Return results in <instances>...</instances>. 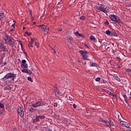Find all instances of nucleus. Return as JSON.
Returning a JSON list of instances; mask_svg holds the SVG:
<instances>
[{"instance_id": "obj_8", "label": "nucleus", "mask_w": 131, "mask_h": 131, "mask_svg": "<svg viewBox=\"0 0 131 131\" xmlns=\"http://www.w3.org/2000/svg\"><path fill=\"white\" fill-rule=\"evenodd\" d=\"M46 118V116H36L35 117V119H34L32 120V122L34 123V122H38L39 121V119H45Z\"/></svg>"}, {"instance_id": "obj_10", "label": "nucleus", "mask_w": 131, "mask_h": 131, "mask_svg": "<svg viewBox=\"0 0 131 131\" xmlns=\"http://www.w3.org/2000/svg\"><path fill=\"white\" fill-rule=\"evenodd\" d=\"M120 123L121 125H122V126H125V127H127L128 128H130L129 127V123L123 121H121Z\"/></svg>"}, {"instance_id": "obj_16", "label": "nucleus", "mask_w": 131, "mask_h": 131, "mask_svg": "<svg viewBox=\"0 0 131 131\" xmlns=\"http://www.w3.org/2000/svg\"><path fill=\"white\" fill-rule=\"evenodd\" d=\"M21 67L23 68V69H27L28 68V64L27 63L21 64Z\"/></svg>"}, {"instance_id": "obj_57", "label": "nucleus", "mask_w": 131, "mask_h": 131, "mask_svg": "<svg viewBox=\"0 0 131 131\" xmlns=\"http://www.w3.org/2000/svg\"><path fill=\"white\" fill-rule=\"evenodd\" d=\"M85 65H86V61H85Z\"/></svg>"}, {"instance_id": "obj_29", "label": "nucleus", "mask_w": 131, "mask_h": 131, "mask_svg": "<svg viewBox=\"0 0 131 131\" xmlns=\"http://www.w3.org/2000/svg\"><path fill=\"white\" fill-rule=\"evenodd\" d=\"M21 64H26V60L23 59V60L21 61Z\"/></svg>"}, {"instance_id": "obj_31", "label": "nucleus", "mask_w": 131, "mask_h": 131, "mask_svg": "<svg viewBox=\"0 0 131 131\" xmlns=\"http://www.w3.org/2000/svg\"><path fill=\"white\" fill-rule=\"evenodd\" d=\"M14 24L12 25V27H13V29H15V24H16V21H13Z\"/></svg>"}, {"instance_id": "obj_1", "label": "nucleus", "mask_w": 131, "mask_h": 131, "mask_svg": "<svg viewBox=\"0 0 131 131\" xmlns=\"http://www.w3.org/2000/svg\"><path fill=\"white\" fill-rule=\"evenodd\" d=\"M3 39L5 41L6 43L9 46H14L15 45V40H14V38L8 34L3 36Z\"/></svg>"}, {"instance_id": "obj_37", "label": "nucleus", "mask_w": 131, "mask_h": 131, "mask_svg": "<svg viewBox=\"0 0 131 131\" xmlns=\"http://www.w3.org/2000/svg\"><path fill=\"white\" fill-rule=\"evenodd\" d=\"M110 96H112L113 97H116V94L114 93H112Z\"/></svg>"}, {"instance_id": "obj_6", "label": "nucleus", "mask_w": 131, "mask_h": 131, "mask_svg": "<svg viewBox=\"0 0 131 131\" xmlns=\"http://www.w3.org/2000/svg\"><path fill=\"white\" fill-rule=\"evenodd\" d=\"M38 27L41 28L42 31H43L46 34H48L49 33V27L47 26V25H40Z\"/></svg>"}, {"instance_id": "obj_9", "label": "nucleus", "mask_w": 131, "mask_h": 131, "mask_svg": "<svg viewBox=\"0 0 131 131\" xmlns=\"http://www.w3.org/2000/svg\"><path fill=\"white\" fill-rule=\"evenodd\" d=\"M18 114L20 116V117H24V111L23 110V107L19 106L17 108Z\"/></svg>"}, {"instance_id": "obj_22", "label": "nucleus", "mask_w": 131, "mask_h": 131, "mask_svg": "<svg viewBox=\"0 0 131 131\" xmlns=\"http://www.w3.org/2000/svg\"><path fill=\"white\" fill-rule=\"evenodd\" d=\"M28 109H29V111H30V112H33V110H34L33 107H31V106H29Z\"/></svg>"}, {"instance_id": "obj_21", "label": "nucleus", "mask_w": 131, "mask_h": 131, "mask_svg": "<svg viewBox=\"0 0 131 131\" xmlns=\"http://www.w3.org/2000/svg\"><path fill=\"white\" fill-rule=\"evenodd\" d=\"M5 90L6 91V90H12V87L10 86H6L5 88H4Z\"/></svg>"}, {"instance_id": "obj_33", "label": "nucleus", "mask_w": 131, "mask_h": 131, "mask_svg": "<svg viewBox=\"0 0 131 131\" xmlns=\"http://www.w3.org/2000/svg\"><path fill=\"white\" fill-rule=\"evenodd\" d=\"M26 34L27 35H28V36H30V35H31V33H29L28 32H26Z\"/></svg>"}, {"instance_id": "obj_50", "label": "nucleus", "mask_w": 131, "mask_h": 131, "mask_svg": "<svg viewBox=\"0 0 131 131\" xmlns=\"http://www.w3.org/2000/svg\"><path fill=\"white\" fill-rule=\"evenodd\" d=\"M53 51H54V54H56V50H54Z\"/></svg>"}, {"instance_id": "obj_18", "label": "nucleus", "mask_w": 131, "mask_h": 131, "mask_svg": "<svg viewBox=\"0 0 131 131\" xmlns=\"http://www.w3.org/2000/svg\"><path fill=\"white\" fill-rule=\"evenodd\" d=\"M114 77V79H115L116 80H117V81H119V82L121 81L120 78H119V76H118L117 75H116V76L115 75Z\"/></svg>"}, {"instance_id": "obj_25", "label": "nucleus", "mask_w": 131, "mask_h": 131, "mask_svg": "<svg viewBox=\"0 0 131 131\" xmlns=\"http://www.w3.org/2000/svg\"><path fill=\"white\" fill-rule=\"evenodd\" d=\"M28 80L29 81H31V82H33V81L32 80V79L30 77H28L27 78Z\"/></svg>"}, {"instance_id": "obj_54", "label": "nucleus", "mask_w": 131, "mask_h": 131, "mask_svg": "<svg viewBox=\"0 0 131 131\" xmlns=\"http://www.w3.org/2000/svg\"><path fill=\"white\" fill-rule=\"evenodd\" d=\"M33 24H36V22H33Z\"/></svg>"}, {"instance_id": "obj_45", "label": "nucleus", "mask_w": 131, "mask_h": 131, "mask_svg": "<svg viewBox=\"0 0 131 131\" xmlns=\"http://www.w3.org/2000/svg\"><path fill=\"white\" fill-rule=\"evenodd\" d=\"M19 45L21 46V47L23 46V45L22 44V42H21V41H19Z\"/></svg>"}, {"instance_id": "obj_30", "label": "nucleus", "mask_w": 131, "mask_h": 131, "mask_svg": "<svg viewBox=\"0 0 131 131\" xmlns=\"http://www.w3.org/2000/svg\"><path fill=\"white\" fill-rule=\"evenodd\" d=\"M3 60H4V57H2L1 59H0V65L1 64H3Z\"/></svg>"}, {"instance_id": "obj_53", "label": "nucleus", "mask_w": 131, "mask_h": 131, "mask_svg": "<svg viewBox=\"0 0 131 131\" xmlns=\"http://www.w3.org/2000/svg\"><path fill=\"white\" fill-rule=\"evenodd\" d=\"M50 48H51L52 50H53V51H54V50H55L53 48H52V47H50Z\"/></svg>"}, {"instance_id": "obj_20", "label": "nucleus", "mask_w": 131, "mask_h": 131, "mask_svg": "<svg viewBox=\"0 0 131 131\" xmlns=\"http://www.w3.org/2000/svg\"><path fill=\"white\" fill-rule=\"evenodd\" d=\"M3 18H5V13L2 12L0 13V20H2Z\"/></svg>"}, {"instance_id": "obj_2", "label": "nucleus", "mask_w": 131, "mask_h": 131, "mask_svg": "<svg viewBox=\"0 0 131 131\" xmlns=\"http://www.w3.org/2000/svg\"><path fill=\"white\" fill-rule=\"evenodd\" d=\"M16 78V74L14 73H8L3 78L4 80H10L11 81H13L14 82L15 81V79Z\"/></svg>"}, {"instance_id": "obj_51", "label": "nucleus", "mask_w": 131, "mask_h": 131, "mask_svg": "<svg viewBox=\"0 0 131 131\" xmlns=\"http://www.w3.org/2000/svg\"><path fill=\"white\" fill-rule=\"evenodd\" d=\"M85 47H86L87 48H89V46H88V45L85 44Z\"/></svg>"}, {"instance_id": "obj_44", "label": "nucleus", "mask_w": 131, "mask_h": 131, "mask_svg": "<svg viewBox=\"0 0 131 131\" xmlns=\"http://www.w3.org/2000/svg\"><path fill=\"white\" fill-rule=\"evenodd\" d=\"M80 36V37H82V36H83V35L81 34H79V36Z\"/></svg>"}, {"instance_id": "obj_52", "label": "nucleus", "mask_w": 131, "mask_h": 131, "mask_svg": "<svg viewBox=\"0 0 131 131\" xmlns=\"http://www.w3.org/2000/svg\"><path fill=\"white\" fill-rule=\"evenodd\" d=\"M10 30H11V31H13V30H14V29H12Z\"/></svg>"}, {"instance_id": "obj_27", "label": "nucleus", "mask_w": 131, "mask_h": 131, "mask_svg": "<svg viewBox=\"0 0 131 131\" xmlns=\"http://www.w3.org/2000/svg\"><path fill=\"white\" fill-rule=\"evenodd\" d=\"M0 108H5V105L2 103H0Z\"/></svg>"}, {"instance_id": "obj_17", "label": "nucleus", "mask_w": 131, "mask_h": 131, "mask_svg": "<svg viewBox=\"0 0 131 131\" xmlns=\"http://www.w3.org/2000/svg\"><path fill=\"white\" fill-rule=\"evenodd\" d=\"M54 92L55 93V96H59L60 92L59 91V90H58V88H55Z\"/></svg>"}, {"instance_id": "obj_35", "label": "nucleus", "mask_w": 131, "mask_h": 131, "mask_svg": "<svg viewBox=\"0 0 131 131\" xmlns=\"http://www.w3.org/2000/svg\"><path fill=\"white\" fill-rule=\"evenodd\" d=\"M75 35L78 36L79 35V33L78 31H77V32H75Z\"/></svg>"}, {"instance_id": "obj_60", "label": "nucleus", "mask_w": 131, "mask_h": 131, "mask_svg": "<svg viewBox=\"0 0 131 131\" xmlns=\"http://www.w3.org/2000/svg\"><path fill=\"white\" fill-rule=\"evenodd\" d=\"M130 96H131V92H130Z\"/></svg>"}, {"instance_id": "obj_24", "label": "nucleus", "mask_w": 131, "mask_h": 131, "mask_svg": "<svg viewBox=\"0 0 131 131\" xmlns=\"http://www.w3.org/2000/svg\"><path fill=\"white\" fill-rule=\"evenodd\" d=\"M112 36H117V33L115 32H112Z\"/></svg>"}, {"instance_id": "obj_23", "label": "nucleus", "mask_w": 131, "mask_h": 131, "mask_svg": "<svg viewBox=\"0 0 131 131\" xmlns=\"http://www.w3.org/2000/svg\"><path fill=\"white\" fill-rule=\"evenodd\" d=\"M90 38L91 39V40H93V41H96V38H95V37L93 35H91L90 36Z\"/></svg>"}, {"instance_id": "obj_4", "label": "nucleus", "mask_w": 131, "mask_h": 131, "mask_svg": "<svg viewBox=\"0 0 131 131\" xmlns=\"http://www.w3.org/2000/svg\"><path fill=\"white\" fill-rule=\"evenodd\" d=\"M79 52L80 53L82 58L83 60H87L88 61H90V60L88 59L89 56L88 55V51H83V50H80Z\"/></svg>"}, {"instance_id": "obj_15", "label": "nucleus", "mask_w": 131, "mask_h": 131, "mask_svg": "<svg viewBox=\"0 0 131 131\" xmlns=\"http://www.w3.org/2000/svg\"><path fill=\"white\" fill-rule=\"evenodd\" d=\"M88 63L90 64L91 67H97V66H98V64H97L96 62H93L91 63V61H89Z\"/></svg>"}, {"instance_id": "obj_26", "label": "nucleus", "mask_w": 131, "mask_h": 131, "mask_svg": "<svg viewBox=\"0 0 131 131\" xmlns=\"http://www.w3.org/2000/svg\"><path fill=\"white\" fill-rule=\"evenodd\" d=\"M68 41H69V42H70V41H72V39H73V38H72V37H68Z\"/></svg>"}, {"instance_id": "obj_5", "label": "nucleus", "mask_w": 131, "mask_h": 131, "mask_svg": "<svg viewBox=\"0 0 131 131\" xmlns=\"http://www.w3.org/2000/svg\"><path fill=\"white\" fill-rule=\"evenodd\" d=\"M96 9L99 11H101L103 13H107V7L104 5H101L100 6H96Z\"/></svg>"}, {"instance_id": "obj_58", "label": "nucleus", "mask_w": 131, "mask_h": 131, "mask_svg": "<svg viewBox=\"0 0 131 131\" xmlns=\"http://www.w3.org/2000/svg\"><path fill=\"white\" fill-rule=\"evenodd\" d=\"M59 4H60V2H58V5H59Z\"/></svg>"}, {"instance_id": "obj_28", "label": "nucleus", "mask_w": 131, "mask_h": 131, "mask_svg": "<svg viewBox=\"0 0 131 131\" xmlns=\"http://www.w3.org/2000/svg\"><path fill=\"white\" fill-rule=\"evenodd\" d=\"M35 45L37 46V48H39V46H39V43H38V42H35Z\"/></svg>"}, {"instance_id": "obj_12", "label": "nucleus", "mask_w": 131, "mask_h": 131, "mask_svg": "<svg viewBox=\"0 0 131 131\" xmlns=\"http://www.w3.org/2000/svg\"><path fill=\"white\" fill-rule=\"evenodd\" d=\"M0 50L4 52H7V48L4 45V44L0 43Z\"/></svg>"}, {"instance_id": "obj_61", "label": "nucleus", "mask_w": 131, "mask_h": 131, "mask_svg": "<svg viewBox=\"0 0 131 131\" xmlns=\"http://www.w3.org/2000/svg\"><path fill=\"white\" fill-rule=\"evenodd\" d=\"M30 47H31V45H30Z\"/></svg>"}, {"instance_id": "obj_41", "label": "nucleus", "mask_w": 131, "mask_h": 131, "mask_svg": "<svg viewBox=\"0 0 131 131\" xmlns=\"http://www.w3.org/2000/svg\"><path fill=\"white\" fill-rule=\"evenodd\" d=\"M125 100V102L126 103V104H127V105H129L128 104V102L127 101V99H124Z\"/></svg>"}, {"instance_id": "obj_38", "label": "nucleus", "mask_w": 131, "mask_h": 131, "mask_svg": "<svg viewBox=\"0 0 131 131\" xmlns=\"http://www.w3.org/2000/svg\"><path fill=\"white\" fill-rule=\"evenodd\" d=\"M107 93L108 94V95H112V93H111V92L109 91H107Z\"/></svg>"}, {"instance_id": "obj_39", "label": "nucleus", "mask_w": 131, "mask_h": 131, "mask_svg": "<svg viewBox=\"0 0 131 131\" xmlns=\"http://www.w3.org/2000/svg\"><path fill=\"white\" fill-rule=\"evenodd\" d=\"M30 15L32 17V10H30Z\"/></svg>"}, {"instance_id": "obj_3", "label": "nucleus", "mask_w": 131, "mask_h": 131, "mask_svg": "<svg viewBox=\"0 0 131 131\" xmlns=\"http://www.w3.org/2000/svg\"><path fill=\"white\" fill-rule=\"evenodd\" d=\"M110 18H111V20H112V21L116 22V23H117L118 24H119V23H120V19H119V17H118V16L116 15L112 14L110 16Z\"/></svg>"}, {"instance_id": "obj_55", "label": "nucleus", "mask_w": 131, "mask_h": 131, "mask_svg": "<svg viewBox=\"0 0 131 131\" xmlns=\"http://www.w3.org/2000/svg\"><path fill=\"white\" fill-rule=\"evenodd\" d=\"M60 31H62V29H59V30Z\"/></svg>"}, {"instance_id": "obj_59", "label": "nucleus", "mask_w": 131, "mask_h": 131, "mask_svg": "<svg viewBox=\"0 0 131 131\" xmlns=\"http://www.w3.org/2000/svg\"><path fill=\"white\" fill-rule=\"evenodd\" d=\"M106 48H108V47H107L106 46L105 47V49H106Z\"/></svg>"}, {"instance_id": "obj_48", "label": "nucleus", "mask_w": 131, "mask_h": 131, "mask_svg": "<svg viewBox=\"0 0 131 131\" xmlns=\"http://www.w3.org/2000/svg\"><path fill=\"white\" fill-rule=\"evenodd\" d=\"M116 58H117V59H118V60H120V57H117Z\"/></svg>"}, {"instance_id": "obj_49", "label": "nucleus", "mask_w": 131, "mask_h": 131, "mask_svg": "<svg viewBox=\"0 0 131 131\" xmlns=\"http://www.w3.org/2000/svg\"><path fill=\"white\" fill-rule=\"evenodd\" d=\"M5 65H7V62H5V63L3 64V66H5Z\"/></svg>"}, {"instance_id": "obj_43", "label": "nucleus", "mask_w": 131, "mask_h": 131, "mask_svg": "<svg viewBox=\"0 0 131 131\" xmlns=\"http://www.w3.org/2000/svg\"><path fill=\"white\" fill-rule=\"evenodd\" d=\"M106 45H107V43H106V42H103V43L102 44V46L103 47V46H106Z\"/></svg>"}, {"instance_id": "obj_62", "label": "nucleus", "mask_w": 131, "mask_h": 131, "mask_svg": "<svg viewBox=\"0 0 131 131\" xmlns=\"http://www.w3.org/2000/svg\"><path fill=\"white\" fill-rule=\"evenodd\" d=\"M130 131H131V130Z\"/></svg>"}, {"instance_id": "obj_36", "label": "nucleus", "mask_w": 131, "mask_h": 131, "mask_svg": "<svg viewBox=\"0 0 131 131\" xmlns=\"http://www.w3.org/2000/svg\"><path fill=\"white\" fill-rule=\"evenodd\" d=\"M126 71L127 72H131V70L129 69H126Z\"/></svg>"}, {"instance_id": "obj_19", "label": "nucleus", "mask_w": 131, "mask_h": 131, "mask_svg": "<svg viewBox=\"0 0 131 131\" xmlns=\"http://www.w3.org/2000/svg\"><path fill=\"white\" fill-rule=\"evenodd\" d=\"M105 33L109 35V36H112V31H110L109 30L106 31Z\"/></svg>"}, {"instance_id": "obj_14", "label": "nucleus", "mask_w": 131, "mask_h": 131, "mask_svg": "<svg viewBox=\"0 0 131 131\" xmlns=\"http://www.w3.org/2000/svg\"><path fill=\"white\" fill-rule=\"evenodd\" d=\"M33 42H34V39H33V38L31 39L30 43H28V48H29V49H30V45H31V48H33V46H32V45H33Z\"/></svg>"}, {"instance_id": "obj_32", "label": "nucleus", "mask_w": 131, "mask_h": 131, "mask_svg": "<svg viewBox=\"0 0 131 131\" xmlns=\"http://www.w3.org/2000/svg\"><path fill=\"white\" fill-rule=\"evenodd\" d=\"M80 19H81V20H85V17H84V16H82L80 17Z\"/></svg>"}, {"instance_id": "obj_7", "label": "nucleus", "mask_w": 131, "mask_h": 131, "mask_svg": "<svg viewBox=\"0 0 131 131\" xmlns=\"http://www.w3.org/2000/svg\"><path fill=\"white\" fill-rule=\"evenodd\" d=\"M100 121V122H103V123H104V124H105V125L108 126V127H111V126H113L114 125V124L113 123H111L110 121H106L105 120L101 119Z\"/></svg>"}, {"instance_id": "obj_34", "label": "nucleus", "mask_w": 131, "mask_h": 131, "mask_svg": "<svg viewBox=\"0 0 131 131\" xmlns=\"http://www.w3.org/2000/svg\"><path fill=\"white\" fill-rule=\"evenodd\" d=\"M96 81H100L101 80V78L100 77H98L95 79Z\"/></svg>"}, {"instance_id": "obj_56", "label": "nucleus", "mask_w": 131, "mask_h": 131, "mask_svg": "<svg viewBox=\"0 0 131 131\" xmlns=\"http://www.w3.org/2000/svg\"><path fill=\"white\" fill-rule=\"evenodd\" d=\"M25 27H24L23 28V29L24 30V29H25Z\"/></svg>"}, {"instance_id": "obj_40", "label": "nucleus", "mask_w": 131, "mask_h": 131, "mask_svg": "<svg viewBox=\"0 0 131 131\" xmlns=\"http://www.w3.org/2000/svg\"><path fill=\"white\" fill-rule=\"evenodd\" d=\"M123 98H124V99H127V96H126V95L124 94L123 95Z\"/></svg>"}, {"instance_id": "obj_13", "label": "nucleus", "mask_w": 131, "mask_h": 131, "mask_svg": "<svg viewBox=\"0 0 131 131\" xmlns=\"http://www.w3.org/2000/svg\"><path fill=\"white\" fill-rule=\"evenodd\" d=\"M22 72H24L25 73H27L28 74H32V72L28 69H23L21 70Z\"/></svg>"}, {"instance_id": "obj_42", "label": "nucleus", "mask_w": 131, "mask_h": 131, "mask_svg": "<svg viewBox=\"0 0 131 131\" xmlns=\"http://www.w3.org/2000/svg\"><path fill=\"white\" fill-rule=\"evenodd\" d=\"M105 25H109V22H108V21H106L105 22Z\"/></svg>"}, {"instance_id": "obj_46", "label": "nucleus", "mask_w": 131, "mask_h": 131, "mask_svg": "<svg viewBox=\"0 0 131 131\" xmlns=\"http://www.w3.org/2000/svg\"><path fill=\"white\" fill-rule=\"evenodd\" d=\"M73 107H74V108H76V107H77L76 104H73Z\"/></svg>"}, {"instance_id": "obj_47", "label": "nucleus", "mask_w": 131, "mask_h": 131, "mask_svg": "<svg viewBox=\"0 0 131 131\" xmlns=\"http://www.w3.org/2000/svg\"><path fill=\"white\" fill-rule=\"evenodd\" d=\"M11 131H17V129L13 128L11 129Z\"/></svg>"}, {"instance_id": "obj_11", "label": "nucleus", "mask_w": 131, "mask_h": 131, "mask_svg": "<svg viewBox=\"0 0 131 131\" xmlns=\"http://www.w3.org/2000/svg\"><path fill=\"white\" fill-rule=\"evenodd\" d=\"M40 105H41V102H40V101H36L35 103L32 104V107H34V108H36L39 107Z\"/></svg>"}]
</instances>
